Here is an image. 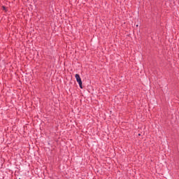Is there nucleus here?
Instances as JSON below:
<instances>
[{"label":"nucleus","mask_w":179,"mask_h":179,"mask_svg":"<svg viewBox=\"0 0 179 179\" xmlns=\"http://www.w3.org/2000/svg\"><path fill=\"white\" fill-rule=\"evenodd\" d=\"M75 78H76L78 83H82V78H80V76H79V74H76Z\"/></svg>","instance_id":"1"},{"label":"nucleus","mask_w":179,"mask_h":179,"mask_svg":"<svg viewBox=\"0 0 179 179\" xmlns=\"http://www.w3.org/2000/svg\"><path fill=\"white\" fill-rule=\"evenodd\" d=\"M78 85H79L80 89H83V87L82 86V83H78Z\"/></svg>","instance_id":"2"}]
</instances>
